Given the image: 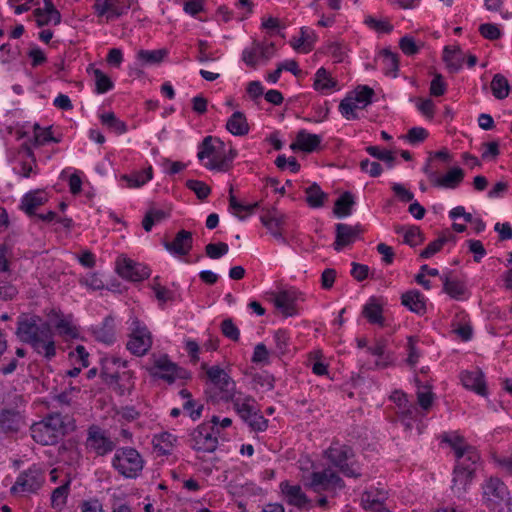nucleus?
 Listing matches in <instances>:
<instances>
[{
    "label": "nucleus",
    "mask_w": 512,
    "mask_h": 512,
    "mask_svg": "<svg viewBox=\"0 0 512 512\" xmlns=\"http://www.w3.org/2000/svg\"><path fill=\"white\" fill-rule=\"evenodd\" d=\"M366 151L378 160L389 163L391 167L395 161V156L391 151H381L377 146H368Z\"/></svg>",
    "instance_id": "63"
},
{
    "label": "nucleus",
    "mask_w": 512,
    "mask_h": 512,
    "mask_svg": "<svg viewBox=\"0 0 512 512\" xmlns=\"http://www.w3.org/2000/svg\"><path fill=\"white\" fill-rule=\"evenodd\" d=\"M74 420L69 415L52 412L30 427L31 437L41 445L56 444L64 435L74 431Z\"/></svg>",
    "instance_id": "2"
},
{
    "label": "nucleus",
    "mask_w": 512,
    "mask_h": 512,
    "mask_svg": "<svg viewBox=\"0 0 512 512\" xmlns=\"http://www.w3.org/2000/svg\"><path fill=\"white\" fill-rule=\"evenodd\" d=\"M429 161H431L429 159ZM424 173L434 187L455 189L464 179V171L459 167L451 168L446 174L439 175L437 171L431 168L430 162L424 167Z\"/></svg>",
    "instance_id": "11"
},
{
    "label": "nucleus",
    "mask_w": 512,
    "mask_h": 512,
    "mask_svg": "<svg viewBox=\"0 0 512 512\" xmlns=\"http://www.w3.org/2000/svg\"><path fill=\"white\" fill-rule=\"evenodd\" d=\"M186 186L191 189L200 200L206 199L211 192L210 187L199 180H188Z\"/></svg>",
    "instance_id": "55"
},
{
    "label": "nucleus",
    "mask_w": 512,
    "mask_h": 512,
    "mask_svg": "<svg viewBox=\"0 0 512 512\" xmlns=\"http://www.w3.org/2000/svg\"><path fill=\"white\" fill-rule=\"evenodd\" d=\"M132 325V333L127 342V349L134 355L142 356L151 348V334L138 320L133 321Z\"/></svg>",
    "instance_id": "14"
},
{
    "label": "nucleus",
    "mask_w": 512,
    "mask_h": 512,
    "mask_svg": "<svg viewBox=\"0 0 512 512\" xmlns=\"http://www.w3.org/2000/svg\"><path fill=\"white\" fill-rule=\"evenodd\" d=\"M101 377L105 383L119 395L130 392L134 385L131 371L112 372L107 364L102 366Z\"/></svg>",
    "instance_id": "13"
},
{
    "label": "nucleus",
    "mask_w": 512,
    "mask_h": 512,
    "mask_svg": "<svg viewBox=\"0 0 512 512\" xmlns=\"http://www.w3.org/2000/svg\"><path fill=\"white\" fill-rule=\"evenodd\" d=\"M378 59L382 62L385 74H392L395 77L399 68L398 55L384 49L380 52Z\"/></svg>",
    "instance_id": "40"
},
{
    "label": "nucleus",
    "mask_w": 512,
    "mask_h": 512,
    "mask_svg": "<svg viewBox=\"0 0 512 512\" xmlns=\"http://www.w3.org/2000/svg\"><path fill=\"white\" fill-rule=\"evenodd\" d=\"M93 74L95 78L96 92L98 94L106 93L113 88V82L100 69H94Z\"/></svg>",
    "instance_id": "52"
},
{
    "label": "nucleus",
    "mask_w": 512,
    "mask_h": 512,
    "mask_svg": "<svg viewBox=\"0 0 512 512\" xmlns=\"http://www.w3.org/2000/svg\"><path fill=\"white\" fill-rule=\"evenodd\" d=\"M443 280V291L447 293L451 298L459 300L466 292V287L463 282L450 279L448 277H442Z\"/></svg>",
    "instance_id": "39"
},
{
    "label": "nucleus",
    "mask_w": 512,
    "mask_h": 512,
    "mask_svg": "<svg viewBox=\"0 0 512 512\" xmlns=\"http://www.w3.org/2000/svg\"><path fill=\"white\" fill-rule=\"evenodd\" d=\"M401 303L416 314L422 315L426 312L424 296L418 290H410L402 294Z\"/></svg>",
    "instance_id": "26"
},
{
    "label": "nucleus",
    "mask_w": 512,
    "mask_h": 512,
    "mask_svg": "<svg viewBox=\"0 0 512 512\" xmlns=\"http://www.w3.org/2000/svg\"><path fill=\"white\" fill-rule=\"evenodd\" d=\"M423 237H422V233H421V230L419 229V227H416V226H410L409 228H407L405 230V233H404V243L411 246V247H415L419 244H421L423 242Z\"/></svg>",
    "instance_id": "56"
},
{
    "label": "nucleus",
    "mask_w": 512,
    "mask_h": 512,
    "mask_svg": "<svg viewBox=\"0 0 512 512\" xmlns=\"http://www.w3.org/2000/svg\"><path fill=\"white\" fill-rule=\"evenodd\" d=\"M306 202L311 208L322 207L328 199V194L322 191L317 183H313L305 189Z\"/></svg>",
    "instance_id": "35"
},
{
    "label": "nucleus",
    "mask_w": 512,
    "mask_h": 512,
    "mask_svg": "<svg viewBox=\"0 0 512 512\" xmlns=\"http://www.w3.org/2000/svg\"><path fill=\"white\" fill-rule=\"evenodd\" d=\"M486 506L496 512H512V498L506 485L498 478H490L483 486Z\"/></svg>",
    "instance_id": "6"
},
{
    "label": "nucleus",
    "mask_w": 512,
    "mask_h": 512,
    "mask_svg": "<svg viewBox=\"0 0 512 512\" xmlns=\"http://www.w3.org/2000/svg\"><path fill=\"white\" fill-rule=\"evenodd\" d=\"M226 129L235 136H244L249 133V124L246 116L240 112H234L226 123Z\"/></svg>",
    "instance_id": "28"
},
{
    "label": "nucleus",
    "mask_w": 512,
    "mask_h": 512,
    "mask_svg": "<svg viewBox=\"0 0 512 512\" xmlns=\"http://www.w3.org/2000/svg\"><path fill=\"white\" fill-rule=\"evenodd\" d=\"M361 232L360 227L350 226L344 223L336 224V239L333 244L336 251H340L344 246L353 243Z\"/></svg>",
    "instance_id": "22"
},
{
    "label": "nucleus",
    "mask_w": 512,
    "mask_h": 512,
    "mask_svg": "<svg viewBox=\"0 0 512 512\" xmlns=\"http://www.w3.org/2000/svg\"><path fill=\"white\" fill-rule=\"evenodd\" d=\"M284 219V215L279 213L276 209L269 210L260 217L262 224L270 231V233L274 230L281 229L284 224Z\"/></svg>",
    "instance_id": "38"
},
{
    "label": "nucleus",
    "mask_w": 512,
    "mask_h": 512,
    "mask_svg": "<svg viewBox=\"0 0 512 512\" xmlns=\"http://www.w3.org/2000/svg\"><path fill=\"white\" fill-rule=\"evenodd\" d=\"M202 369L206 371L209 381L213 384V388L206 391V394L213 402H229V398L234 396L236 385L228 373L221 367L208 366L206 363L202 364Z\"/></svg>",
    "instance_id": "3"
},
{
    "label": "nucleus",
    "mask_w": 512,
    "mask_h": 512,
    "mask_svg": "<svg viewBox=\"0 0 512 512\" xmlns=\"http://www.w3.org/2000/svg\"><path fill=\"white\" fill-rule=\"evenodd\" d=\"M16 335L23 343L29 344L36 353L46 359L56 354L54 333L51 324L36 315H21L17 321Z\"/></svg>",
    "instance_id": "1"
},
{
    "label": "nucleus",
    "mask_w": 512,
    "mask_h": 512,
    "mask_svg": "<svg viewBox=\"0 0 512 512\" xmlns=\"http://www.w3.org/2000/svg\"><path fill=\"white\" fill-rule=\"evenodd\" d=\"M5 408L4 410H16L24 411L26 406V399L23 394L17 392H9L4 400Z\"/></svg>",
    "instance_id": "47"
},
{
    "label": "nucleus",
    "mask_w": 512,
    "mask_h": 512,
    "mask_svg": "<svg viewBox=\"0 0 512 512\" xmlns=\"http://www.w3.org/2000/svg\"><path fill=\"white\" fill-rule=\"evenodd\" d=\"M219 429L207 423L200 424L190 434V446L197 452L212 453L217 449Z\"/></svg>",
    "instance_id": "9"
},
{
    "label": "nucleus",
    "mask_w": 512,
    "mask_h": 512,
    "mask_svg": "<svg viewBox=\"0 0 512 512\" xmlns=\"http://www.w3.org/2000/svg\"><path fill=\"white\" fill-rule=\"evenodd\" d=\"M300 33L301 37L299 38V44H293V48L298 50L300 47L304 46V52H309L316 36L314 32L306 27H302Z\"/></svg>",
    "instance_id": "54"
},
{
    "label": "nucleus",
    "mask_w": 512,
    "mask_h": 512,
    "mask_svg": "<svg viewBox=\"0 0 512 512\" xmlns=\"http://www.w3.org/2000/svg\"><path fill=\"white\" fill-rule=\"evenodd\" d=\"M164 247L167 251L174 255H187L192 249L193 237L192 233L186 230H180L173 241H164Z\"/></svg>",
    "instance_id": "20"
},
{
    "label": "nucleus",
    "mask_w": 512,
    "mask_h": 512,
    "mask_svg": "<svg viewBox=\"0 0 512 512\" xmlns=\"http://www.w3.org/2000/svg\"><path fill=\"white\" fill-rule=\"evenodd\" d=\"M362 315L371 323L383 326L382 306L376 298H371L363 307Z\"/></svg>",
    "instance_id": "32"
},
{
    "label": "nucleus",
    "mask_w": 512,
    "mask_h": 512,
    "mask_svg": "<svg viewBox=\"0 0 512 512\" xmlns=\"http://www.w3.org/2000/svg\"><path fill=\"white\" fill-rule=\"evenodd\" d=\"M386 498L384 492L379 491L377 496H374L372 492L366 491L361 496V503L364 509H370L375 511V508L382 505V501Z\"/></svg>",
    "instance_id": "49"
},
{
    "label": "nucleus",
    "mask_w": 512,
    "mask_h": 512,
    "mask_svg": "<svg viewBox=\"0 0 512 512\" xmlns=\"http://www.w3.org/2000/svg\"><path fill=\"white\" fill-rule=\"evenodd\" d=\"M461 381L465 388L471 389L481 396L487 394L484 375L480 370L463 372L461 374Z\"/></svg>",
    "instance_id": "24"
},
{
    "label": "nucleus",
    "mask_w": 512,
    "mask_h": 512,
    "mask_svg": "<svg viewBox=\"0 0 512 512\" xmlns=\"http://www.w3.org/2000/svg\"><path fill=\"white\" fill-rule=\"evenodd\" d=\"M116 271L122 278L135 282L148 278L150 275V270L147 267L128 258L117 260Z\"/></svg>",
    "instance_id": "17"
},
{
    "label": "nucleus",
    "mask_w": 512,
    "mask_h": 512,
    "mask_svg": "<svg viewBox=\"0 0 512 512\" xmlns=\"http://www.w3.org/2000/svg\"><path fill=\"white\" fill-rule=\"evenodd\" d=\"M326 456L346 477L358 478L361 476L359 467L355 463H348L354 456L353 450L349 446H331L326 451Z\"/></svg>",
    "instance_id": "8"
},
{
    "label": "nucleus",
    "mask_w": 512,
    "mask_h": 512,
    "mask_svg": "<svg viewBox=\"0 0 512 512\" xmlns=\"http://www.w3.org/2000/svg\"><path fill=\"white\" fill-rule=\"evenodd\" d=\"M53 315L57 318L53 325L61 337L65 338L66 340L78 338L79 331L77 327L72 324L70 316H60L56 312L53 313Z\"/></svg>",
    "instance_id": "31"
},
{
    "label": "nucleus",
    "mask_w": 512,
    "mask_h": 512,
    "mask_svg": "<svg viewBox=\"0 0 512 512\" xmlns=\"http://www.w3.org/2000/svg\"><path fill=\"white\" fill-rule=\"evenodd\" d=\"M95 338L107 345L114 343L115 341V330H114V319L106 317L101 327L94 330Z\"/></svg>",
    "instance_id": "34"
},
{
    "label": "nucleus",
    "mask_w": 512,
    "mask_h": 512,
    "mask_svg": "<svg viewBox=\"0 0 512 512\" xmlns=\"http://www.w3.org/2000/svg\"><path fill=\"white\" fill-rule=\"evenodd\" d=\"M70 480L55 488L51 495V502L53 507H61L65 504L66 498L69 494Z\"/></svg>",
    "instance_id": "51"
},
{
    "label": "nucleus",
    "mask_w": 512,
    "mask_h": 512,
    "mask_svg": "<svg viewBox=\"0 0 512 512\" xmlns=\"http://www.w3.org/2000/svg\"><path fill=\"white\" fill-rule=\"evenodd\" d=\"M155 369H157V371L153 372V375L169 383H173L175 381V378L179 376V369L177 368V366L166 358L158 359L155 362Z\"/></svg>",
    "instance_id": "27"
},
{
    "label": "nucleus",
    "mask_w": 512,
    "mask_h": 512,
    "mask_svg": "<svg viewBox=\"0 0 512 512\" xmlns=\"http://www.w3.org/2000/svg\"><path fill=\"white\" fill-rule=\"evenodd\" d=\"M352 99L359 105L360 109L365 108L372 101L374 90L368 86H358L355 91L349 93Z\"/></svg>",
    "instance_id": "43"
},
{
    "label": "nucleus",
    "mask_w": 512,
    "mask_h": 512,
    "mask_svg": "<svg viewBox=\"0 0 512 512\" xmlns=\"http://www.w3.org/2000/svg\"><path fill=\"white\" fill-rule=\"evenodd\" d=\"M399 47L402 52L408 56L417 54L420 49V46L416 43L415 39L409 35H405L400 39Z\"/></svg>",
    "instance_id": "59"
},
{
    "label": "nucleus",
    "mask_w": 512,
    "mask_h": 512,
    "mask_svg": "<svg viewBox=\"0 0 512 512\" xmlns=\"http://www.w3.org/2000/svg\"><path fill=\"white\" fill-rule=\"evenodd\" d=\"M455 452V456L457 461L464 458L470 461L469 465L477 464L480 457L476 449L469 445H461L457 446L456 449H453Z\"/></svg>",
    "instance_id": "48"
},
{
    "label": "nucleus",
    "mask_w": 512,
    "mask_h": 512,
    "mask_svg": "<svg viewBox=\"0 0 512 512\" xmlns=\"http://www.w3.org/2000/svg\"><path fill=\"white\" fill-rule=\"evenodd\" d=\"M47 201L44 191L36 190L25 194L21 201L20 208L29 216H35L36 209Z\"/></svg>",
    "instance_id": "25"
},
{
    "label": "nucleus",
    "mask_w": 512,
    "mask_h": 512,
    "mask_svg": "<svg viewBox=\"0 0 512 512\" xmlns=\"http://www.w3.org/2000/svg\"><path fill=\"white\" fill-rule=\"evenodd\" d=\"M228 245L224 242H219V243H210L208 245H206L205 247V252H206V255L211 258V259H218L220 257H222L223 255H225L227 252H228Z\"/></svg>",
    "instance_id": "60"
},
{
    "label": "nucleus",
    "mask_w": 512,
    "mask_h": 512,
    "mask_svg": "<svg viewBox=\"0 0 512 512\" xmlns=\"http://www.w3.org/2000/svg\"><path fill=\"white\" fill-rule=\"evenodd\" d=\"M237 152L235 149H230L226 155L225 152L222 154L220 160H209L204 166L209 170H216L226 172L230 169L233 159L236 157Z\"/></svg>",
    "instance_id": "41"
},
{
    "label": "nucleus",
    "mask_w": 512,
    "mask_h": 512,
    "mask_svg": "<svg viewBox=\"0 0 512 512\" xmlns=\"http://www.w3.org/2000/svg\"><path fill=\"white\" fill-rule=\"evenodd\" d=\"M50 141H56L50 129H42L38 124L34 125V144L37 146L43 145Z\"/></svg>",
    "instance_id": "62"
},
{
    "label": "nucleus",
    "mask_w": 512,
    "mask_h": 512,
    "mask_svg": "<svg viewBox=\"0 0 512 512\" xmlns=\"http://www.w3.org/2000/svg\"><path fill=\"white\" fill-rule=\"evenodd\" d=\"M356 109H360L359 105L356 104L349 94L340 102L339 111L348 120L358 118L355 112Z\"/></svg>",
    "instance_id": "50"
},
{
    "label": "nucleus",
    "mask_w": 512,
    "mask_h": 512,
    "mask_svg": "<svg viewBox=\"0 0 512 512\" xmlns=\"http://www.w3.org/2000/svg\"><path fill=\"white\" fill-rule=\"evenodd\" d=\"M443 60L451 72H457L462 67V58L453 53L451 46H446L444 48Z\"/></svg>",
    "instance_id": "53"
},
{
    "label": "nucleus",
    "mask_w": 512,
    "mask_h": 512,
    "mask_svg": "<svg viewBox=\"0 0 512 512\" xmlns=\"http://www.w3.org/2000/svg\"><path fill=\"white\" fill-rule=\"evenodd\" d=\"M26 425L24 411L4 410L0 411V439L4 436L18 433Z\"/></svg>",
    "instance_id": "15"
},
{
    "label": "nucleus",
    "mask_w": 512,
    "mask_h": 512,
    "mask_svg": "<svg viewBox=\"0 0 512 512\" xmlns=\"http://www.w3.org/2000/svg\"><path fill=\"white\" fill-rule=\"evenodd\" d=\"M167 55V50L159 49V50H140L137 53V59L141 62L142 65H153L159 64L163 61L164 57Z\"/></svg>",
    "instance_id": "42"
},
{
    "label": "nucleus",
    "mask_w": 512,
    "mask_h": 512,
    "mask_svg": "<svg viewBox=\"0 0 512 512\" xmlns=\"http://www.w3.org/2000/svg\"><path fill=\"white\" fill-rule=\"evenodd\" d=\"M290 337L285 330H277L274 334V341L276 345V352L279 355H284L288 351Z\"/></svg>",
    "instance_id": "57"
},
{
    "label": "nucleus",
    "mask_w": 512,
    "mask_h": 512,
    "mask_svg": "<svg viewBox=\"0 0 512 512\" xmlns=\"http://www.w3.org/2000/svg\"><path fill=\"white\" fill-rule=\"evenodd\" d=\"M45 481L44 472L37 466L21 472L15 484L11 487L12 494L34 493L41 488Z\"/></svg>",
    "instance_id": "10"
},
{
    "label": "nucleus",
    "mask_w": 512,
    "mask_h": 512,
    "mask_svg": "<svg viewBox=\"0 0 512 512\" xmlns=\"http://www.w3.org/2000/svg\"><path fill=\"white\" fill-rule=\"evenodd\" d=\"M391 399L399 406V408L403 409V411H402L403 414H405L409 418H412L413 407L411 404H409L406 394H404L402 392L395 391L391 395Z\"/></svg>",
    "instance_id": "58"
},
{
    "label": "nucleus",
    "mask_w": 512,
    "mask_h": 512,
    "mask_svg": "<svg viewBox=\"0 0 512 512\" xmlns=\"http://www.w3.org/2000/svg\"><path fill=\"white\" fill-rule=\"evenodd\" d=\"M153 177V169L151 166L148 168L135 171L131 174H123L120 179L126 182L128 188H139L150 181Z\"/></svg>",
    "instance_id": "29"
},
{
    "label": "nucleus",
    "mask_w": 512,
    "mask_h": 512,
    "mask_svg": "<svg viewBox=\"0 0 512 512\" xmlns=\"http://www.w3.org/2000/svg\"><path fill=\"white\" fill-rule=\"evenodd\" d=\"M301 481L305 488L317 494L324 491H336L344 487V481L331 468L302 475Z\"/></svg>",
    "instance_id": "7"
},
{
    "label": "nucleus",
    "mask_w": 512,
    "mask_h": 512,
    "mask_svg": "<svg viewBox=\"0 0 512 512\" xmlns=\"http://www.w3.org/2000/svg\"><path fill=\"white\" fill-rule=\"evenodd\" d=\"M354 204L353 195L350 192H344L335 201L333 213L339 218L349 216Z\"/></svg>",
    "instance_id": "36"
},
{
    "label": "nucleus",
    "mask_w": 512,
    "mask_h": 512,
    "mask_svg": "<svg viewBox=\"0 0 512 512\" xmlns=\"http://www.w3.org/2000/svg\"><path fill=\"white\" fill-rule=\"evenodd\" d=\"M112 467L123 477L134 479L141 474L144 460L136 449L121 447L113 456Z\"/></svg>",
    "instance_id": "5"
},
{
    "label": "nucleus",
    "mask_w": 512,
    "mask_h": 512,
    "mask_svg": "<svg viewBox=\"0 0 512 512\" xmlns=\"http://www.w3.org/2000/svg\"><path fill=\"white\" fill-rule=\"evenodd\" d=\"M221 331L223 335L232 341H238L240 337V331L237 326L233 323L232 319H224L221 323Z\"/></svg>",
    "instance_id": "61"
},
{
    "label": "nucleus",
    "mask_w": 512,
    "mask_h": 512,
    "mask_svg": "<svg viewBox=\"0 0 512 512\" xmlns=\"http://www.w3.org/2000/svg\"><path fill=\"white\" fill-rule=\"evenodd\" d=\"M336 85L337 81L329 76L325 68L321 67L317 70L314 80L316 90H329L335 88Z\"/></svg>",
    "instance_id": "44"
},
{
    "label": "nucleus",
    "mask_w": 512,
    "mask_h": 512,
    "mask_svg": "<svg viewBox=\"0 0 512 512\" xmlns=\"http://www.w3.org/2000/svg\"><path fill=\"white\" fill-rule=\"evenodd\" d=\"M153 177V169L151 166L148 168L135 171L131 174H123L120 179L126 182L128 188H139L150 181Z\"/></svg>",
    "instance_id": "30"
},
{
    "label": "nucleus",
    "mask_w": 512,
    "mask_h": 512,
    "mask_svg": "<svg viewBox=\"0 0 512 512\" xmlns=\"http://www.w3.org/2000/svg\"><path fill=\"white\" fill-rule=\"evenodd\" d=\"M86 447L97 456H104L112 452L116 444L112 441L99 426L92 425L88 429Z\"/></svg>",
    "instance_id": "12"
},
{
    "label": "nucleus",
    "mask_w": 512,
    "mask_h": 512,
    "mask_svg": "<svg viewBox=\"0 0 512 512\" xmlns=\"http://www.w3.org/2000/svg\"><path fill=\"white\" fill-rule=\"evenodd\" d=\"M261 47L260 42L253 41L251 47L243 50L242 60L244 63L252 68H255L261 59L260 56Z\"/></svg>",
    "instance_id": "45"
},
{
    "label": "nucleus",
    "mask_w": 512,
    "mask_h": 512,
    "mask_svg": "<svg viewBox=\"0 0 512 512\" xmlns=\"http://www.w3.org/2000/svg\"><path fill=\"white\" fill-rule=\"evenodd\" d=\"M491 90L495 98L502 100L508 97L510 85L507 78L498 73L495 74L491 81Z\"/></svg>",
    "instance_id": "37"
},
{
    "label": "nucleus",
    "mask_w": 512,
    "mask_h": 512,
    "mask_svg": "<svg viewBox=\"0 0 512 512\" xmlns=\"http://www.w3.org/2000/svg\"><path fill=\"white\" fill-rule=\"evenodd\" d=\"M321 141V136L308 133L306 130H300L297 133L296 141L290 145V148L310 153L320 146Z\"/></svg>",
    "instance_id": "23"
},
{
    "label": "nucleus",
    "mask_w": 512,
    "mask_h": 512,
    "mask_svg": "<svg viewBox=\"0 0 512 512\" xmlns=\"http://www.w3.org/2000/svg\"><path fill=\"white\" fill-rule=\"evenodd\" d=\"M232 402L235 412L253 431H264L268 426V421L260 414L256 406V401L252 396L237 392L229 398Z\"/></svg>",
    "instance_id": "4"
},
{
    "label": "nucleus",
    "mask_w": 512,
    "mask_h": 512,
    "mask_svg": "<svg viewBox=\"0 0 512 512\" xmlns=\"http://www.w3.org/2000/svg\"><path fill=\"white\" fill-rule=\"evenodd\" d=\"M461 464L463 463L461 462ZM476 466L477 464L465 467L455 465L451 489L457 497H462L466 493L468 486L475 476Z\"/></svg>",
    "instance_id": "16"
},
{
    "label": "nucleus",
    "mask_w": 512,
    "mask_h": 512,
    "mask_svg": "<svg viewBox=\"0 0 512 512\" xmlns=\"http://www.w3.org/2000/svg\"><path fill=\"white\" fill-rule=\"evenodd\" d=\"M259 206L258 202H255L253 204H242L240 203L237 198L233 194V188H230L229 191V208L233 210V213L236 217H238L240 220H244L247 215H251L254 213L255 209Z\"/></svg>",
    "instance_id": "33"
},
{
    "label": "nucleus",
    "mask_w": 512,
    "mask_h": 512,
    "mask_svg": "<svg viewBox=\"0 0 512 512\" xmlns=\"http://www.w3.org/2000/svg\"><path fill=\"white\" fill-rule=\"evenodd\" d=\"M280 489L284 499L289 505L300 509L311 508L313 506L311 499L302 491L300 485H291L288 481H283L280 483Z\"/></svg>",
    "instance_id": "18"
},
{
    "label": "nucleus",
    "mask_w": 512,
    "mask_h": 512,
    "mask_svg": "<svg viewBox=\"0 0 512 512\" xmlns=\"http://www.w3.org/2000/svg\"><path fill=\"white\" fill-rule=\"evenodd\" d=\"M428 137V132L422 127H413L408 133L403 136L411 144H418L423 142Z\"/></svg>",
    "instance_id": "64"
},
{
    "label": "nucleus",
    "mask_w": 512,
    "mask_h": 512,
    "mask_svg": "<svg viewBox=\"0 0 512 512\" xmlns=\"http://www.w3.org/2000/svg\"><path fill=\"white\" fill-rule=\"evenodd\" d=\"M272 301L285 317L297 314V292L295 290H282L273 293Z\"/></svg>",
    "instance_id": "19"
},
{
    "label": "nucleus",
    "mask_w": 512,
    "mask_h": 512,
    "mask_svg": "<svg viewBox=\"0 0 512 512\" xmlns=\"http://www.w3.org/2000/svg\"><path fill=\"white\" fill-rule=\"evenodd\" d=\"M101 123L117 134H123L127 131V125L118 119L113 112L100 115Z\"/></svg>",
    "instance_id": "46"
},
{
    "label": "nucleus",
    "mask_w": 512,
    "mask_h": 512,
    "mask_svg": "<svg viewBox=\"0 0 512 512\" xmlns=\"http://www.w3.org/2000/svg\"><path fill=\"white\" fill-rule=\"evenodd\" d=\"M224 143L212 136H206L199 146L197 157L199 160L210 158V160H220L224 153Z\"/></svg>",
    "instance_id": "21"
}]
</instances>
